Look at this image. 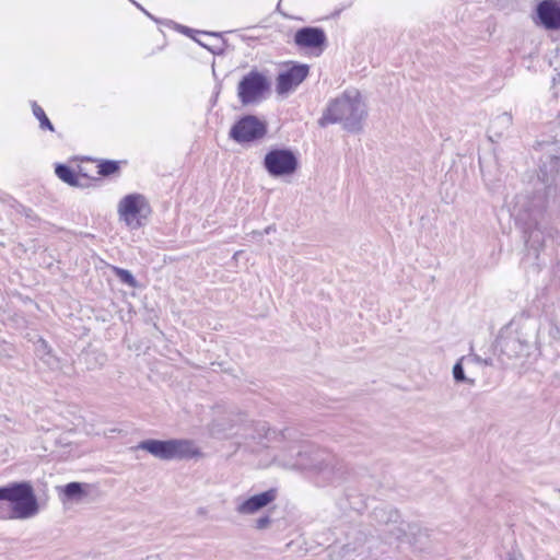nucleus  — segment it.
I'll return each instance as SVG.
<instances>
[{"label":"nucleus","instance_id":"f257e3e1","mask_svg":"<svg viewBox=\"0 0 560 560\" xmlns=\"http://www.w3.org/2000/svg\"><path fill=\"white\" fill-rule=\"evenodd\" d=\"M277 441L298 443L295 454L283 459L282 465L289 469L306 470L312 474L318 486H338L349 479L351 470L342 458L301 440V433L294 428L277 430Z\"/></svg>","mask_w":560,"mask_h":560},{"label":"nucleus","instance_id":"f03ea898","mask_svg":"<svg viewBox=\"0 0 560 560\" xmlns=\"http://www.w3.org/2000/svg\"><path fill=\"white\" fill-rule=\"evenodd\" d=\"M534 150L541 151L539 158L538 183L541 188L537 189L536 197L541 208L550 203H560V122H552L548 131L534 144Z\"/></svg>","mask_w":560,"mask_h":560},{"label":"nucleus","instance_id":"7ed1b4c3","mask_svg":"<svg viewBox=\"0 0 560 560\" xmlns=\"http://www.w3.org/2000/svg\"><path fill=\"white\" fill-rule=\"evenodd\" d=\"M368 116L366 105L357 90H346L339 96L331 100L318 125L322 128L332 124H341L342 128L351 133H358L363 129V121Z\"/></svg>","mask_w":560,"mask_h":560},{"label":"nucleus","instance_id":"20e7f679","mask_svg":"<svg viewBox=\"0 0 560 560\" xmlns=\"http://www.w3.org/2000/svg\"><path fill=\"white\" fill-rule=\"evenodd\" d=\"M135 451H144L161 460H188L202 455L192 440L188 439H147L132 447Z\"/></svg>","mask_w":560,"mask_h":560},{"label":"nucleus","instance_id":"39448f33","mask_svg":"<svg viewBox=\"0 0 560 560\" xmlns=\"http://www.w3.org/2000/svg\"><path fill=\"white\" fill-rule=\"evenodd\" d=\"M0 497L9 502L13 520L32 518L39 512V504L30 481H14L0 487Z\"/></svg>","mask_w":560,"mask_h":560},{"label":"nucleus","instance_id":"423d86ee","mask_svg":"<svg viewBox=\"0 0 560 560\" xmlns=\"http://www.w3.org/2000/svg\"><path fill=\"white\" fill-rule=\"evenodd\" d=\"M268 133L267 121L253 114L241 116L231 126L229 138L241 145L254 144L262 140Z\"/></svg>","mask_w":560,"mask_h":560},{"label":"nucleus","instance_id":"0eeeda50","mask_svg":"<svg viewBox=\"0 0 560 560\" xmlns=\"http://www.w3.org/2000/svg\"><path fill=\"white\" fill-rule=\"evenodd\" d=\"M271 82L257 69L244 74L237 84V97L242 105L247 106L261 102L270 92Z\"/></svg>","mask_w":560,"mask_h":560},{"label":"nucleus","instance_id":"6e6552de","mask_svg":"<svg viewBox=\"0 0 560 560\" xmlns=\"http://www.w3.org/2000/svg\"><path fill=\"white\" fill-rule=\"evenodd\" d=\"M262 166L275 178L293 175L299 166V158L290 148H271L264 156Z\"/></svg>","mask_w":560,"mask_h":560},{"label":"nucleus","instance_id":"1a4fd4ad","mask_svg":"<svg viewBox=\"0 0 560 560\" xmlns=\"http://www.w3.org/2000/svg\"><path fill=\"white\" fill-rule=\"evenodd\" d=\"M372 518L378 525L384 526L382 535L386 542H395V540L405 535L404 525L406 522L401 520L397 509L392 506H377L372 512Z\"/></svg>","mask_w":560,"mask_h":560},{"label":"nucleus","instance_id":"9d476101","mask_svg":"<svg viewBox=\"0 0 560 560\" xmlns=\"http://www.w3.org/2000/svg\"><path fill=\"white\" fill-rule=\"evenodd\" d=\"M294 44L304 49H310L319 56L327 47L328 40L325 31L317 26H303L294 34Z\"/></svg>","mask_w":560,"mask_h":560},{"label":"nucleus","instance_id":"9b49d317","mask_svg":"<svg viewBox=\"0 0 560 560\" xmlns=\"http://www.w3.org/2000/svg\"><path fill=\"white\" fill-rule=\"evenodd\" d=\"M534 21L547 31H560V2L541 0L536 4Z\"/></svg>","mask_w":560,"mask_h":560},{"label":"nucleus","instance_id":"f8f14e48","mask_svg":"<svg viewBox=\"0 0 560 560\" xmlns=\"http://www.w3.org/2000/svg\"><path fill=\"white\" fill-rule=\"evenodd\" d=\"M310 67L305 63H293L281 71L276 79V91L283 95L296 89L308 75Z\"/></svg>","mask_w":560,"mask_h":560},{"label":"nucleus","instance_id":"ddd939ff","mask_svg":"<svg viewBox=\"0 0 560 560\" xmlns=\"http://www.w3.org/2000/svg\"><path fill=\"white\" fill-rule=\"evenodd\" d=\"M145 206V199L142 195L131 194L124 197L118 206V212L121 219L131 229H139L142 225V209Z\"/></svg>","mask_w":560,"mask_h":560},{"label":"nucleus","instance_id":"4468645a","mask_svg":"<svg viewBox=\"0 0 560 560\" xmlns=\"http://www.w3.org/2000/svg\"><path fill=\"white\" fill-rule=\"evenodd\" d=\"M374 544L373 536L369 537L364 532L355 530L353 541H348L342 546V555L351 560H363L372 555Z\"/></svg>","mask_w":560,"mask_h":560},{"label":"nucleus","instance_id":"2eb2a0df","mask_svg":"<svg viewBox=\"0 0 560 560\" xmlns=\"http://www.w3.org/2000/svg\"><path fill=\"white\" fill-rule=\"evenodd\" d=\"M405 535L395 540L398 544H408L415 550L424 551L430 547V532L416 522H406L404 525Z\"/></svg>","mask_w":560,"mask_h":560},{"label":"nucleus","instance_id":"dca6fc26","mask_svg":"<svg viewBox=\"0 0 560 560\" xmlns=\"http://www.w3.org/2000/svg\"><path fill=\"white\" fill-rule=\"evenodd\" d=\"M276 488L250 495L236 506V512L242 515H252L271 504L277 499Z\"/></svg>","mask_w":560,"mask_h":560},{"label":"nucleus","instance_id":"f3484780","mask_svg":"<svg viewBox=\"0 0 560 560\" xmlns=\"http://www.w3.org/2000/svg\"><path fill=\"white\" fill-rule=\"evenodd\" d=\"M90 485L71 481L65 486L57 487L61 502H79L89 494Z\"/></svg>","mask_w":560,"mask_h":560},{"label":"nucleus","instance_id":"a211bd4d","mask_svg":"<svg viewBox=\"0 0 560 560\" xmlns=\"http://www.w3.org/2000/svg\"><path fill=\"white\" fill-rule=\"evenodd\" d=\"M512 115L510 113H501L495 116L488 127V137L493 142L502 138L512 126Z\"/></svg>","mask_w":560,"mask_h":560},{"label":"nucleus","instance_id":"6ab92c4d","mask_svg":"<svg viewBox=\"0 0 560 560\" xmlns=\"http://www.w3.org/2000/svg\"><path fill=\"white\" fill-rule=\"evenodd\" d=\"M35 354L48 369H59L60 361L58 357L52 352L48 342L42 337L35 342Z\"/></svg>","mask_w":560,"mask_h":560},{"label":"nucleus","instance_id":"aec40b11","mask_svg":"<svg viewBox=\"0 0 560 560\" xmlns=\"http://www.w3.org/2000/svg\"><path fill=\"white\" fill-rule=\"evenodd\" d=\"M55 173L59 179L68 184L71 187H82L83 185L79 180V175L75 171L67 164L57 163L55 166Z\"/></svg>","mask_w":560,"mask_h":560},{"label":"nucleus","instance_id":"412c9836","mask_svg":"<svg viewBox=\"0 0 560 560\" xmlns=\"http://www.w3.org/2000/svg\"><path fill=\"white\" fill-rule=\"evenodd\" d=\"M502 352L509 357L520 355L526 348L527 343L518 338L508 337L500 341Z\"/></svg>","mask_w":560,"mask_h":560},{"label":"nucleus","instance_id":"4be33fe9","mask_svg":"<svg viewBox=\"0 0 560 560\" xmlns=\"http://www.w3.org/2000/svg\"><path fill=\"white\" fill-rule=\"evenodd\" d=\"M120 172V162L115 160H101L97 164V174L108 177Z\"/></svg>","mask_w":560,"mask_h":560},{"label":"nucleus","instance_id":"5701e85b","mask_svg":"<svg viewBox=\"0 0 560 560\" xmlns=\"http://www.w3.org/2000/svg\"><path fill=\"white\" fill-rule=\"evenodd\" d=\"M255 435L254 439H266L268 441H277V430L271 429L267 422L259 421L254 427Z\"/></svg>","mask_w":560,"mask_h":560},{"label":"nucleus","instance_id":"b1692460","mask_svg":"<svg viewBox=\"0 0 560 560\" xmlns=\"http://www.w3.org/2000/svg\"><path fill=\"white\" fill-rule=\"evenodd\" d=\"M112 270L121 283L132 289L139 288V282L129 270L116 266H114Z\"/></svg>","mask_w":560,"mask_h":560},{"label":"nucleus","instance_id":"393cba45","mask_svg":"<svg viewBox=\"0 0 560 560\" xmlns=\"http://www.w3.org/2000/svg\"><path fill=\"white\" fill-rule=\"evenodd\" d=\"M32 109H33L34 116L39 121V127L43 130H49V131L55 130L54 125L51 124V121L49 120L47 115L45 114L44 109L36 102L32 103Z\"/></svg>","mask_w":560,"mask_h":560},{"label":"nucleus","instance_id":"a878e982","mask_svg":"<svg viewBox=\"0 0 560 560\" xmlns=\"http://www.w3.org/2000/svg\"><path fill=\"white\" fill-rule=\"evenodd\" d=\"M88 369H95L96 365L102 366L106 361V355L104 353H88L85 357Z\"/></svg>","mask_w":560,"mask_h":560},{"label":"nucleus","instance_id":"bb28decb","mask_svg":"<svg viewBox=\"0 0 560 560\" xmlns=\"http://www.w3.org/2000/svg\"><path fill=\"white\" fill-rule=\"evenodd\" d=\"M462 360L460 359L459 361H457L454 366H453V377L455 380V382L457 383H464V382H469V383H472L471 380H468L465 375V371H464V366L462 364Z\"/></svg>","mask_w":560,"mask_h":560},{"label":"nucleus","instance_id":"cd10ccee","mask_svg":"<svg viewBox=\"0 0 560 560\" xmlns=\"http://www.w3.org/2000/svg\"><path fill=\"white\" fill-rule=\"evenodd\" d=\"M9 502L4 498L0 497V518L1 520H13Z\"/></svg>","mask_w":560,"mask_h":560},{"label":"nucleus","instance_id":"c85d7f7f","mask_svg":"<svg viewBox=\"0 0 560 560\" xmlns=\"http://www.w3.org/2000/svg\"><path fill=\"white\" fill-rule=\"evenodd\" d=\"M272 520L269 515H262L255 521V528L261 530L270 526Z\"/></svg>","mask_w":560,"mask_h":560},{"label":"nucleus","instance_id":"c756f323","mask_svg":"<svg viewBox=\"0 0 560 560\" xmlns=\"http://www.w3.org/2000/svg\"><path fill=\"white\" fill-rule=\"evenodd\" d=\"M197 43H198L199 45H201L202 47L208 48V49H209L210 51H212L213 54H220V52H222V51H223V47H222V46L211 48V47H209L207 44L201 43L200 40H197Z\"/></svg>","mask_w":560,"mask_h":560},{"label":"nucleus","instance_id":"7c9ffc66","mask_svg":"<svg viewBox=\"0 0 560 560\" xmlns=\"http://www.w3.org/2000/svg\"><path fill=\"white\" fill-rule=\"evenodd\" d=\"M24 214H25L26 218H28L31 220H38L37 215L30 208L24 210Z\"/></svg>","mask_w":560,"mask_h":560},{"label":"nucleus","instance_id":"2f4dec72","mask_svg":"<svg viewBox=\"0 0 560 560\" xmlns=\"http://www.w3.org/2000/svg\"><path fill=\"white\" fill-rule=\"evenodd\" d=\"M180 30L184 34H188V35L192 32V30L187 26H180Z\"/></svg>","mask_w":560,"mask_h":560},{"label":"nucleus","instance_id":"473e14b6","mask_svg":"<svg viewBox=\"0 0 560 560\" xmlns=\"http://www.w3.org/2000/svg\"><path fill=\"white\" fill-rule=\"evenodd\" d=\"M506 560H520L514 553H508Z\"/></svg>","mask_w":560,"mask_h":560},{"label":"nucleus","instance_id":"72a5a7b5","mask_svg":"<svg viewBox=\"0 0 560 560\" xmlns=\"http://www.w3.org/2000/svg\"><path fill=\"white\" fill-rule=\"evenodd\" d=\"M203 34L215 36V37H221V34H219V33L203 32Z\"/></svg>","mask_w":560,"mask_h":560},{"label":"nucleus","instance_id":"f704fd0d","mask_svg":"<svg viewBox=\"0 0 560 560\" xmlns=\"http://www.w3.org/2000/svg\"><path fill=\"white\" fill-rule=\"evenodd\" d=\"M272 230H275V228L270 225V226L265 229L264 233L265 234H269Z\"/></svg>","mask_w":560,"mask_h":560}]
</instances>
